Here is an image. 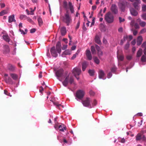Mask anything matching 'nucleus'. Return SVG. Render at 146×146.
<instances>
[{
  "mask_svg": "<svg viewBox=\"0 0 146 146\" xmlns=\"http://www.w3.org/2000/svg\"><path fill=\"white\" fill-rule=\"evenodd\" d=\"M60 19L68 26H69L72 21L71 15L68 11H66V13L63 16L60 17Z\"/></svg>",
  "mask_w": 146,
  "mask_h": 146,
  "instance_id": "obj_1",
  "label": "nucleus"
},
{
  "mask_svg": "<svg viewBox=\"0 0 146 146\" xmlns=\"http://www.w3.org/2000/svg\"><path fill=\"white\" fill-rule=\"evenodd\" d=\"M129 3L125 0L121 1L118 4V6L121 11L124 12L126 7H128Z\"/></svg>",
  "mask_w": 146,
  "mask_h": 146,
  "instance_id": "obj_2",
  "label": "nucleus"
},
{
  "mask_svg": "<svg viewBox=\"0 0 146 146\" xmlns=\"http://www.w3.org/2000/svg\"><path fill=\"white\" fill-rule=\"evenodd\" d=\"M74 82V79L72 76L69 77L68 75L65 78L64 80L62 82V84L64 86L66 87L68 85V83L70 84H72Z\"/></svg>",
  "mask_w": 146,
  "mask_h": 146,
  "instance_id": "obj_3",
  "label": "nucleus"
},
{
  "mask_svg": "<svg viewBox=\"0 0 146 146\" xmlns=\"http://www.w3.org/2000/svg\"><path fill=\"white\" fill-rule=\"evenodd\" d=\"M105 19L107 23H111L113 21L114 17L112 14L109 12L105 15Z\"/></svg>",
  "mask_w": 146,
  "mask_h": 146,
  "instance_id": "obj_4",
  "label": "nucleus"
},
{
  "mask_svg": "<svg viewBox=\"0 0 146 146\" xmlns=\"http://www.w3.org/2000/svg\"><path fill=\"white\" fill-rule=\"evenodd\" d=\"M144 132L142 131L140 133H138L135 136V139L136 141H142L146 143V137L143 135Z\"/></svg>",
  "mask_w": 146,
  "mask_h": 146,
  "instance_id": "obj_5",
  "label": "nucleus"
},
{
  "mask_svg": "<svg viewBox=\"0 0 146 146\" xmlns=\"http://www.w3.org/2000/svg\"><path fill=\"white\" fill-rule=\"evenodd\" d=\"M85 94L84 92L82 90H79L76 92V97L79 99H82Z\"/></svg>",
  "mask_w": 146,
  "mask_h": 146,
  "instance_id": "obj_6",
  "label": "nucleus"
},
{
  "mask_svg": "<svg viewBox=\"0 0 146 146\" xmlns=\"http://www.w3.org/2000/svg\"><path fill=\"white\" fill-rule=\"evenodd\" d=\"M91 102V99L90 98H87L85 100L82 101V103L84 106L88 107L90 105Z\"/></svg>",
  "mask_w": 146,
  "mask_h": 146,
  "instance_id": "obj_7",
  "label": "nucleus"
},
{
  "mask_svg": "<svg viewBox=\"0 0 146 146\" xmlns=\"http://www.w3.org/2000/svg\"><path fill=\"white\" fill-rule=\"evenodd\" d=\"M81 70L80 68L77 67L75 68L72 70V72L74 76L79 75L81 74Z\"/></svg>",
  "mask_w": 146,
  "mask_h": 146,
  "instance_id": "obj_8",
  "label": "nucleus"
},
{
  "mask_svg": "<svg viewBox=\"0 0 146 146\" xmlns=\"http://www.w3.org/2000/svg\"><path fill=\"white\" fill-rule=\"evenodd\" d=\"M3 53L4 54H8L10 52V49L9 46L7 45H4L3 46Z\"/></svg>",
  "mask_w": 146,
  "mask_h": 146,
  "instance_id": "obj_9",
  "label": "nucleus"
},
{
  "mask_svg": "<svg viewBox=\"0 0 146 146\" xmlns=\"http://www.w3.org/2000/svg\"><path fill=\"white\" fill-rule=\"evenodd\" d=\"M50 52L52 56L56 57L58 56V54L55 49V46L52 47L50 50Z\"/></svg>",
  "mask_w": 146,
  "mask_h": 146,
  "instance_id": "obj_10",
  "label": "nucleus"
},
{
  "mask_svg": "<svg viewBox=\"0 0 146 146\" xmlns=\"http://www.w3.org/2000/svg\"><path fill=\"white\" fill-rule=\"evenodd\" d=\"M111 9L112 13L114 14H116L117 13V8L115 5L113 4L111 5Z\"/></svg>",
  "mask_w": 146,
  "mask_h": 146,
  "instance_id": "obj_11",
  "label": "nucleus"
},
{
  "mask_svg": "<svg viewBox=\"0 0 146 146\" xmlns=\"http://www.w3.org/2000/svg\"><path fill=\"white\" fill-rule=\"evenodd\" d=\"M64 72L62 69H60L57 70L55 72V74L57 77H60L62 76Z\"/></svg>",
  "mask_w": 146,
  "mask_h": 146,
  "instance_id": "obj_12",
  "label": "nucleus"
},
{
  "mask_svg": "<svg viewBox=\"0 0 146 146\" xmlns=\"http://www.w3.org/2000/svg\"><path fill=\"white\" fill-rule=\"evenodd\" d=\"M50 101L52 102L54 105L56 106V108H58L60 109V106H62V108H64V107L63 106H62L61 104H59V103L58 102H56L54 98L50 100Z\"/></svg>",
  "mask_w": 146,
  "mask_h": 146,
  "instance_id": "obj_13",
  "label": "nucleus"
},
{
  "mask_svg": "<svg viewBox=\"0 0 146 146\" xmlns=\"http://www.w3.org/2000/svg\"><path fill=\"white\" fill-rule=\"evenodd\" d=\"M61 45L60 42H57L56 45V48L58 52L60 54L61 51Z\"/></svg>",
  "mask_w": 146,
  "mask_h": 146,
  "instance_id": "obj_14",
  "label": "nucleus"
},
{
  "mask_svg": "<svg viewBox=\"0 0 146 146\" xmlns=\"http://www.w3.org/2000/svg\"><path fill=\"white\" fill-rule=\"evenodd\" d=\"M86 54L88 59L89 60H91L92 58V57L91 52L89 50H86Z\"/></svg>",
  "mask_w": 146,
  "mask_h": 146,
  "instance_id": "obj_15",
  "label": "nucleus"
},
{
  "mask_svg": "<svg viewBox=\"0 0 146 146\" xmlns=\"http://www.w3.org/2000/svg\"><path fill=\"white\" fill-rule=\"evenodd\" d=\"M99 77L100 79H103L104 80L105 78H104L105 74L103 71L102 70H100L98 72Z\"/></svg>",
  "mask_w": 146,
  "mask_h": 146,
  "instance_id": "obj_16",
  "label": "nucleus"
},
{
  "mask_svg": "<svg viewBox=\"0 0 146 146\" xmlns=\"http://www.w3.org/2000/svg\"><path fill=\"white\" fill-rule=\"evenodd\" d=\"M143 41V38L141 36H138L137 39V44L138 46L140 45L142 43Z\"/></svg>",
  "mask_w": 146,
  "mask_h": 146,
  "instance_id": "obj_17",
  "label": "nucleus"
},
{
  "mask_svg": "<svg viewBox=\"0 0 146 146\" xmlns=\"http://www.w3.org/2000/svg\"><path fill=\"white\" fill-rule=\"evenodd\" d=\"M130 11L132 15L136 16L138 15V12L133 8H131L130 9Z\"/></svg>",
  "mask_w": 146,
  "mask_h": 146,
  "instance_id": "obj_18",
  "label": "nucleus"
},
{
  "mask_svg": "<svg viewBox=\"0 0 146 146\" xmlns=\"http://www.w3.org/2000/svg\"><path fill=\"white\" fill-rule=\"evenodd\" d=\"M61 34L62 36H64L66 34V28L65 27H62L60 29Z\"/></svg>",
  "mask_w": 146,
  "mask_h": 146,
  "instance_id": "obj_19",
  "label": "nucleus"
},
{
  "mask_svg": "<svg viewBox=\"0 0 146 146\" xmlns=\"http://www.w3.org/2000/svg\"><path fill=\"white\" fill-rule=\"evenodd\" d=\"M7 68L9 70L12 72L15 69V66L10 64H8Z\"/></svg>",
  "mask_w": 146,
  "mask_h": 146,
  "instance_id": "obj_20",
  "label": "nucleus"
},
{
  "mask_svg": "<svg viewBox=\"0 0 146 146\" xmlns=\"http://www.w3.org/2000/svg\"><path fill=\"white\" fill-rule=\"evenodd\" d=\"M13 21H16V20L15 19V15H11L9 17V22L11 23Z\"/></svg>",
  "mask_w": 146,
  "mask_h": 146,
  "instance_id": "obj_21",
  "label": "nucleus"
},
{
  "mask_svg": "<svg viewBox=\"0 0 146 146\" xmlns=\"http://www.w3.org/2000/svg\"><path fill=\"white\" fill-rule=\"evenodd\" d=\"M5 80L6 83H9L10 84H12L13 82L12 79L9 77L5 78Z\"/></svg>",
  "mask_w": 146,
  "mask_h": 146,
  "instance_id": "obj_22",
  "label": "nucleus"
},
{
  "mask_svg": "<svg viewBox=\"0 0 146 146\" xmlns=\"http://www.w3.org/2000/svg\"><path fill=\"white\" fill-rule=\"evenodd\" d=\"M82 70L83 71H84L85 70L86 68L87 67L88 64L87 63L86 61H84L82 63Z\"/></svg>",
  "mask_w": 146,
  "mask_h": 146,
  "instance_id": "obj_23",
  "label": "nucleus"
},
{
  "mask_svg": "<svg viewBox=\"0 0 146 146\" xmlns=\"http://www.w3.org/2000/svg\"><path fill=\"white\" fill-rule=\"evenodd\" d=\"M95 42L98 44H101V42L99 36L98 35H96L95 36Z\"/></svg>",
  "mask_w": 146,
  "mask_h": 146,
  "instance_id": "obj_24",
  "label": "nucleus"
},
{
  "mask_svg": "<svg viewBox=\"0 0 146 146\" xmlns=\"http://www.w3.org/2000/svg\"><path fill=\"white\" fill-rule=\"evenodd\" d=\"M10 75L12 78L14 80H17L18 79V75L14 73H10Z\"/></svg>",
  "mask_w": 146,
  "mask_h": 146,
  "instance_id": "obj_25",
  "label": "nucleus"
},
{
  "mask_svg": "<svg viewBox=\"0 0 146 146\" xmlns=\"http://www.w3.org/2000/svg\"><path fill=\"white\" fill-rule=\"evenodd\" d=\"M68 5L71 12V13H73L74 12V9L73 6L72 5V3L70 2H69L68 3Z\"/></svg>",
  "mask_w": 146,
  "mask_h": 146,
  "instance_id": "obj_26",
  "label": "nucleus"
},
{
  "mask_svg": "<svg viewBox=\"0 0 146 146\" xmlns=\"http://www.w3.org/2000/svg\"><path fill=\"white\" fill-rule=\"evenodd\" d=\"M140 3L135 2L133 3V5L135 9L138 10L140 9L139 4Z\"/></svg>",
  "mask_w": 146,
  "mask_h": 146,
  "instance_id": "obj_27",
  "label": "nucleus"
},
{
  "mask_svg": "<svg viewBox=\"0 0 146 146\" xmlns=\"http://www.w3.org/2000/svg\"><path fill=\"white\" fill-rule=\"evenodd\" d=\"M66 127L64 126V124L60 125L58 126V129L59 130L61 131H64V130H66Z\"/></svg>",
  "mask_w": 146,
  "mask_h": 146,
  "instance_id": "obj_28",
  "label": "nucleus"
},
{
  "mask_svg": "<svg viewBox=\"0 0 146 146\" xmlns=\"http://www.w3.org/2000/svg\"><path fill=\"white\" fill-rule=\"evenodd\" d=\"M4 40L7 42H9L10 40V38L8 35H5L3 36Z\"/></svg>",
  "mask_w": 146,
  "mask_h": 146,
  "instance_id": "obj_29",
  "label": "nucleus"
},
{
  "mask_svg": "<svg viewBox=\"0 0 146 146\" xmlns=\"http://www.w3.org/2000/svg\"><path fill=\"white\" fill-rule=\"evenodd\" d=\"M95 46L98 54H100L101 55H102L103 54V52L101 51L100 47L97 44H96Z\"/></svg>",
  "mask_w": 146,
  "mask_h": 146,
  "instance_id": "obj_30",
  "label": "nucleus"
},
{
  "mask_svg": "<svg viewBox=\"0 0 146 146\" xmlns=\"http://www.w3.org/2000/svg\"><path fill=\"white\" fill-rule=\"evenodd\" d=\"M143 50L141 48H139V50L137 52V57H139L141 56L142 54Z\"/></svg>",
  "mask_w": 146,
  "mask_h": 146,
  "instance_id": "obj_31",
  "label": "nucleus"
},
{
  "mask_svg": "<svg viewBox=\"0 0 146 146\" xmlns=\"http://www.w3.org/2000/svg\"><path fill=\"white\" fill-rule=\"evenodd\" d=\"M8 13V12L7 10H3L0 12V16H3L4 15L7 14Z\"/></svg>",
  "mask_w": 146,
  "mask_h": 146,
  "instance_id": "obj_32",
  "label": "nucleus"
},
{
  "mask_svg": "<svg viewBox=\"0 0 146 146\" xmlns=\"http://www.w3.org/2000/svg\"><path fill=\"white\" fill-rule=\"evenodd\" d=\"M117 57L118 60H119L122 61L123 60L124 56L123 55H117Z\"/></svg>",
  "mask_w": 146,
  "mask_h": 146,
  "instance_id": "obj_33",
  "label": "nucleus"
},
{
  "mask_svg": "<svg viewBox=\"0 0 146 146\" xmlns=\"http://www.w3.org/2000/svg\"><path fill=\"white\" fill-rule=\"evenodd\" d=\"M91 50L92 54H95L96 53V50L95 47L94 46H91Z\"/></svg>",
  "mask_w": 146,
  "mask_h": 146,
  "instance_id": "obj_34",
  "label": "nucleus"
},
{
  "mask_svg": "<svg viewBox=\"0 0 146 146\" xmlns=\"http://www.w3.org/2000/svg\"><path fill=\"white\" fill-rule=\"evenodd\" d=\"M138 20H139V21H140V22L139 23V24L141 27H144L146 25V23L145 22L141 21V20L139 19Z\"/></svg>",
  "mask_w": 146,
  "mask_h": 146,
  "instance_id": "obj_35",
  "label": "nucleus"
},
{
  "mask_svg": "<svg viewBox=\"0 0 146 146\" xmlns=\"http://www.w3.org/2000/svg\"><path fill=\"white\" fill-rule=\"evenodd\" d=\"M38 21L39 26H40L42 24L43 22L41 18L39 17L38 19Z\"/></svg>",
  "mask_w": 146,
  "mask_h": 146,
  "instance_id": "obj_36",
  "label": "nucleus"
},
{
  "mask_svg": "<svg viewBox=\"0 0 146 146\" xmlns=\"http://www.w3.org/2000/svg\"><path fill=\"white\" fill-rule=\"evenodd\" d=\"M88 72L90 76H92L94 75V71L93 70H89Z\"/></svg>",
  "mask_w": 146,
  "mask_h": 146,
  "instance_id": "obj_37",
  "label": "nucleus"
},
{
  "mask_svg": "<svg viewBox=\"0 0 146 146\" xmlns=\"http://www.w3.org/2000/svg\"><path fill=\"white\" fill-rule=\"evenodd\" d=\"M94 62L97 64H98L100 63V60L97 57H94Z\"/></svg>",
  "mask_w": 146,
  "mask_h": 146,
  "instance_id": "obj_38",
  "label": "nucleus"
},
{
  "mask_svg": "<svg viewBox=\"0 0 146 146\" xmlns=\"http://www.w3.org/2000/svg\"><path fill=\"white\" fill-rule=\"evenodd\" d=\"M79 52V51H77L76 54H74L71 58L72 60L74 59L76 57V56L78 55V54Z\"/></svg>",
  "mask_w": 146,
  "mask_h": 146,
  "instance_id": "obj_39",
  "label": "nucleus"
},
{
  "mask_svg": "<svg viewBox=\"0 0 146 146\" xmlns=\"http://www.w3.org/2000/svg\"><path fill=\"white\" fill-rule=\"evenodd\" d=\"M141 61L143 62H146V56L143 55L141 58Z\"/></svg>",
  "mask_w": 146,
  "mask_h": 146,
  "instance_id": "obj_40",
  "label": "nucleus"
},
{
  "mask_svg": "<svg viewBox=\"0 0 146 146\" xmlns=\"http://www.w3.org/2000/svg\"><path fill=\"white\" fill-rule=\"evenodd\" d=\"M64 7L66 9H67V2L66 1H64L63 3Z\"/></svg>",
  "mask_w": 146,
  "mask_h": 146,
  "instance_id": "obj_41",
  "label": "nucleus"
},
{
  "mask_svg": "<svg viewBox=\"0 0 146 146\" xmlns=\"http://www.w3.org/2000/svg\"><path fill=\"white\" fill-rule=\"evenodd\" d=\"M129 46V44L128 42L125 46L124 48L125 50L128 49Z\"/></svg>",
  "mask_w": 146,
  "mask_h": 146,
  "instance_id": "obj_42",
  "label": "nucleus"
},
{
  "mask_svg": "<svg viewBox=\"0 0 146 146\" xmlns=\"http://www.w3.org/2000/svg\"><path fill=\"white\" fill-rule=\"evenodd\" d=\"M63 54L65 55H67L69 54V51L68 50H66L63 52Z\"/></svg>",
  "mask_w": 146,
  "mask_h": 146,
  "instance_id": "obj_43",
  "label": "nucleus"
},
{
  "mask_svg": "<svg viewBox=\"0 0 146 146\" xmlns=\"http://www.w3.org/2000/svg\"><path fill=\"white\" fill-rule=\"evenodd\" d=\"M142 19L144 20H146V13L143 14L141 15Z\"/></svg>",
  "mask_w": 146,
  "mask_h": 146,
  "instance_id": "obj_44",
  "label": "nucleus"
},
{
  "mask_svg": "<svg viewBox=\"0 0 146 146\" xmlns=\"http://www.w3.org/2000/svg\"><path fill=\"white\" fill-rule=\"evenodd\" d=\"M80 20H79L78 22L76 27V29H77L79 28L80 24Z\"/></svg>",
  "mask_w": 146,
  "mask_h": 146,
  "instance_id": "obj_45",
  "label": "nucleus"
},
{
  "mask_svg": "<svg viewBox=\"0 0 146 146\" xmlns=\"http://www.w3.org/2000/svg\"><path fill=\"white\" fill-rule=\"evenodd\" d=\"M142 11H146V5H143L142 7Z\"/></svg>",
  "mask_w": 146,
  "mask_h": 146,
  "instance_id": "obj_46",
  "label": "nucleus"
},
{
  "mask_svg": "<svg viewBox=\"0 0 146 146\" xmlns=\"http://www.w3.org/2000/svg\"><path fill=\"white\" fill-rule=\"evenodd\" d=\"M141 47L143 48H146V41L143 43L141 45Z\"/></svg>",
  "mask_w": 146,
  "mask_h": 146,
  "instance_id": "obj_47",
  "label": "nucleus"
},
{
  "mask_svg": "<svg viewBox=\"0 0 146 146\" xmlns=\"http://www.w3.org/2000/svg\"><path fill=\"white\" fill-rule=\"evenodd\" d=\"M135 24V21L134 20H132L131 23H130V25L132 26V27H133L134 26Z\"/></svg>",
  "mask_w": 146,
  "mask_h": 146,
  "instance_id": "obj_48",
  "label": "nucleus"
},
{
  "mask_svg": "<svg viewBox=\"0 0 146 146\" xmlns=\"http://www.w3.org/2000/svg\"><path fill=\"white\" fill-rule=\"evenodd\" d=\"M116 70V68L115 67H112L111 69V72H115Z\"/></svg>",
  "mask_w": 146,
  "mask_h": 146,
  "instance_id": "obj_49",
  "label": "nucleus"
},
{
  "mask_svg": "<svg viewBox=\"0 0 146 146\" xmlns=\"http://www.w3.org/2000/svg\"><path fill=\"white\" fill-rule=\"evenodd\" d=\"M134 26L135 28V29H139V25L137 23H135Z\"/></svg>",
  "mask_w": 146,
  "mask_h": 146,
  "instance_id": "obj_50",
  "label": "nucleus"
},
{
  "mask_svg": "<svg viewBox=\"0 0 146 146\" xmlns=\"http://www.w3.org/2000/svg\"><path fill=\"white\" fill-rule=\"evenodd\" d=\"M4 93L6 95H8L9 96H10V93H9L7 92V91L6 90H4Z\"/></svg>",
  "mask_w": 146,
  "mask_h": 146,
  "instance_id": "obj_51",
  "label": "nucleus"
},
{
  "mask_svg": "<svg viewBox=\"0 0 146 146\" xmlns=\"http://www.w3.org/2000/svg\"><path fill=\"white\" fill-rule=\"evenodd\" d=\"M92 19H93L91 23V25L90 26V27H91L92 25H94L95 23V18L94 17H93Z\"/></svg>",
  "mask_w": 146,
  "mask_h": 146,
  "instance_id": "obj_52",
  "label": "nucleus"
},
{
  "mask_svg": "<svg viewBox=\"0 0 146 146\" xmlns=\"http://www.w3.org/2000/svg\"><path fill=\"white\" fill-rule=\"evenodd\" d=\"M146 32V29H145L144 28V29H143L140 32V33L141 34H143V33H145Z\"/></svg>",
  "mask_w": 146,
  "mask_h": 146,
  "instance_id": "obj_53",
  "label": "nucleus"
},
{
  "mask_svg": "<svg viewBox=\"0 0 146 146\" xmlns=\"http://www.w3.org/2000/svg\"><path fill=\"white\" fill-rule=\"evenodd\" d=\"M26 16L25 15H21L20 17V18L21 19H23L26 18Z\"/></svg>",
  "mask_w": 146,
  "mask_h": 146,
  "instance_id": "obj_54",
  "label": "nucleus"
},
{
  "mask_svg": "<svg viewBox=\"0 0 146 146\" xmlns=\"http://www.w3.org/2000/svg\"><path fill=\"white\" fill-rule=\"evenodd\" d=\"M112 76V74L111 72H110L107 75V78H110Z\"/></svg>",
  "mask_w": 146,
  "mask_h": 146,
  "instance_id": "obj_55",
  "label": "nucleus"
},
{
  "mask_svg": "<svg viewBox=\"0 0 146 146\" xmlns=\"http://www.w3.org/2000/svg\"><path fill=\"white\" fill-rule=\"evenodd\" d=\"M119 22L121 23L122 22H123L125 21V19H122L121 17H119Z\"/></svg>",
  "mask_w": 146,
  "mask_h": 146,
  "instance_id": "obj_56",
  "label": "nucleus"
},
{
  "mask_svg": "<svg viewBox=\"0 0 146 146\" xmlns=\"http://www.w3.org/2000/svg\"><path fill=\"white\" fill-rule=\"evenodd\" d=\"M127 59L129 60H131L132 58V56L131 55H128L126 57Z\"/></svg>",
  "mask_w": 146,
  "mask_h": 146,
  "instance_id": "obj_57",
  "label": "nucleus"
},
{
  "mask_svg": "<svg viewBox=\"0 0 146 146\" xmlns=\"http://www.w3.org/2000/svg\"><path fill=\"white\" fill-rule=\"evenodd\" d=\"M128 38V36L127 35H125L123 36V39L124 41H125L126 39Z\"/></svg>",
  "mask_w": 146,
  "mask_h": 146,
  "instance_id": "obj_58",
  "label": "nucleus"
},
{
  "mask_svg": "<svg viewBox=\"0 0 146 146\" xmlns=\"http://www.w3.org/2000/svg\"><path fill=\"white\" fill-rule=\"evenodd\" d=\"M36 31V29H33L30 30V32L31 33H33L35 32Z\"/></svg>",
  "mask_w": 146,
  "mask_h": 146,
  "instance_id": "obj_59",
  "label": "nucleus"
},
{
  "mask_svg": "<svg viewBox=\"0 0 146 146\" xmlns=\"http://www.w3.org/2000/svg\"><path fill=\"white\" fill-rule=\"evenodd\" d=\"M89 94L90 95L94 96V93L92 90H90L89 92Z\"/></svg>",
  "mask_w": 146,
  "mask_h": 146,
  "instance_id": "obj_60",
  "label": "nucleus"
},
{
  "mask_svg": "<svg viewBox=\"0 0 146 146\" xmlns=\"http://www.w3.org/2000/svg\"><path fill=\"white\" fill-rule=\"evenodd\" d=\"M19 31L21 32V33L23 35H25L26 34L25 32L23 30H21V29H19Z\"/></svg>",
  "mask_w": 146,
  "mask_h": 146,
  "instance_id": "obj_61",
  "label": "nucleus"
},
{
  "mask_svg": "<svg viewBox=\"0 0 146 146\" xmlns=\"http://www.w3.org/2000/svg\"><path fill=\"white\" fill-rule=\"evenodd\" d=\"M137 33V31L135 30H133V35L134 36H135Z\"/></svg>",
  "mask_w": 146,
  "mask_h": 146,
  "instance_id": "obj_62",
  "label": "nucleus"
},
{
  "mask_svg": "<svg viewBox=\"0 0 146 146\" xmlns=\"http://www.w3.org/2000/svg\"><path fill=\"white\" fill-rule=\"evenodd\" d=\"M67 45H63V46L62 48V49L63 50H65L67 48Z\"/></svg>",
  "mask_w": 146,
  "mask_h": 146,
  "instance_id": "obj_63",
  "label": "nucleus"
},
{
  "mask_svg": "<svg viewBox=\"0 0 146 146\" xmlns=\"http://www.w3.org/2000/svg\"><path fill=\"white\" fill-rule=\"evenodd\" d=\"M1 7V8H3L5 7V4L4 3H2L0 4Z\"/></svg>",
  "mask_w": 146,
  "mask_h": 146,
  "instance_id": "obj_64",
  "label": "nucleus"
}]
</instances>
